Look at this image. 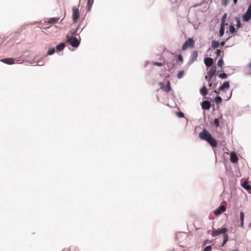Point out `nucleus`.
Returning <instances> with one entry per match:
<instances>
[{
  "mask_svg": "<svg viewBox=\"0 0 251 251\" xmlns=\"http://www.w3.org/2000/svg\"><path fill=\"white\" fill-rule=\"evenodd\" d=\"M251 19V3L250 4L247 12L243 15V20L248 22Z\"/></svg>",
  "mask_w": 251,
  "mask_h": 251,
  "instance_id": "obj_7",
  "label": "nucleus"
},
{
  "mask_svg": "<svg viewBox=\"0 0 251 251\" xmlns=\"http://www.w3.org/2000/svg\"><path fill=\"white\" fill-rule=\"evenodd\" d=\"M93 0H87V9L88 11L91 10V7L93 4Z\"/></svg>",
  "mask_w": 251,
  "mask_h": 251,
  "instance_id": "obj_18",
  "label": "nucleus"
},
{
  "mask_svg": "<svg viewBox=\"0 0 251 251\" xmlns=\"http://www.w3.org/2000/svg\"><path fill=\"white\" fill-rule=\"evenodd\" d=\"M80 14L79 9L76 7H74L73 8V21L74 23H76L78 22Z\"/></svg>",
  "mask_w": 251,
  "mask_h": 251,
  "instance_id": "obj_5",
  "label": "nucleus"
},
{
  "mask_svg": "<svg viewBox=\"0 0 251 251\" xmlns=\"http://www.w3.org/2000/svg\"><path fill=\"white\" fill-rule=\"evenodd\" d=\"M65 47V45L64 43H61L60 45L56 46V49L58 50H63Z\"/></svg>",
  "mask_w": 251,
  "mask_h": 251,
  "instance_id": "obj_22",
  "label": "nucleus"
},
{
  "mask_svg": "<svg viewBox=\"0 0 251 251\" xmlns=\"http://www.w3.org/2000/svg\"><path fill=\"white\" fill-rule=\"evenodd\" d=\"M224 33H225V28L224 27H220V31H219L220 36L221 37L223 36V35L224 34Z\"/></svg>",
  "mask_w": 251,
  "mask_h": 251,
  "instance_id": "obj_26",
  "label": "nucleus"
},
{
  "mask_svg": "<svg viewBox=\"0 0 251 251\" xmlns=\"http://www.w3.org/2000/svg\"><path fill=\"white\" fill-rule=\"evenodd\" d=\"M229 31L231 33H234L235 31V27L233 25H230L229 26Z\"/></svg>",
  "mask_w": 251,
  "mask_h": 251,
  "instance_id": "obj_30",
  "label": "nucleus"
},
{
  "mask_svg": "<svg viewBox=\"0 0 251 251\" xmlns=\"http://www.w3.org/2000/svg\"><path fill=\"white\" fill-rule=\"evenodd\" d=\"M221 53H222V50H216V54H217V56H221Z\"/></svg>",
  "mask_w": 251,
  "mask_h": 251,
  "instance_id": "obj_34",
  "label": "nucleus"
},
{
  "mask_svg": "<svg viewBox=\"0 0 251 251\" xmlns=\"http://www.w3.org/2000/svg\"><path fill=\"white\" fill-rule=\"evenodd\" d=\"M227 25V24L226 23V21H221V25L220 27H224L225 28V25Z\"/></svg>",
  "mask_w": 251,
  "mask_h": 251,
  "instance_id": "obj_36",
  "label": "nucleus"
},
{
  "mask_svg": "<svg viewBox=\"0 0 251 251\" xmlns=\"http://www.w3.org/2000/svg\"><path fill=\"white\" fill-rule=\"evenodd\" d=\"M199 136L201 139L206 141L212 147L215 148L217 146V142L212 137L211 134L206 129H203L199 133Z\"/></svg>",
  "mask_w": 251,
  "mask_h": 251,
  "instance_id": "obj_1",
  "label": "nucleus"
},
{
  "mask_svg": "<svg viewBox=\"0 0 251 251\" xmlns=\"http://www.w3.org/2000/svg\"><path fill=\"white\" fill-rule=\"evenodd\" d=\"M205 65L207 67L211 66L213 64V60L212 58L210 57L205 58L204 59Z\"/></svg>",
  "mask_w": 251,
  "mask_h": 251,
  "instance_id": "obj_11",
  "label": "nucleus"
},
{
  "mask_svg": "<svg viewBox=\"0 0 251 251\" xmlns=\"http://www.w3.org/2000/svg\"><path fill=\"white\" fill-rule=\"evenodd\" d=\"M59 20V18H50L49 21L48 23L52 24H55Z\"/></svg>",
  "mask_w": 251,
  "mask_h": 251,
  "instance_id": "obj_20",
  "label": "nucleus"
},
{
  "mask_svg": "<svg viewBox=\"0 0 251 251\" xmlns=\"http://www.w3.org/2000/svg\"><path fill=\"white\" fill-rule=\"evenodd\" d=\"M205 79H208L207 76H205Z\"/></svg>",
  "mask_w": 251,
  "mask_h": 251,
  "instance_id": "obj_41",
  "label": "nucleus"
},
{
  "mask_svg": "<svg viewBox=\"0 0 251 251\" xmlns=\"http://www.w3.org/2000/svg\"><path fill=\"white\" fill-rule=\"evenodd\" d=\"M201 106L203 109L208 110L210 108L211 103L209 101L205 100L202 102Z\"/></svg>",
  "mask_w": 251,
  "mask_h": 251,
  "instance_id": "obj_12",
  "label": "nucleus"
},
{
  "mask_svg": "<svg viewBox=\"0 0 251 251\" xmlns=\"http://www.w3.org/2000/svg\"><path fill=\"white\" fill-rule=\"evenodd\" d=\"M214 124L216 127H218L220 126L219 120L218 119L216 118L214 120Z\"/></svg>",
  "mask_w": 251,
  "mask_h": 251,
  "instance_id": "obj_29",
  "label": "nucleus"
},
{
  "mask_svg": "<svg viewBox=\"0 0 251 251\" xmlns=\"http://www.w3.org/2000/svg\"><path fill=\"white\" fill-rule=\"evenodd\" d=\"M178 59L181 61V63L183 62V57L181 55L179 54L178 56Z\"/></svg>",
  "mask_w": 251,
  "mask_h": 251,
  "instance_id": "obj_37",
  "label": "nucleus"
},
{
  "mask_svg": "<svg viewBox=\"0 0 251 251\" xmlns=\"http://www.w3.org/2000/svg\"><path fill=\"white\" fill-rule=\"evenodd\" d=\"M227 229L226 227H223L222 228L218 229L217 230H214L212 233L211 235L213 237H216L218 235L221 234H224V240L223 242L222 245V246L223 247L225 244L226 243V242L228 240V236L227 234H225L226 232L227 231Z\"/></svg>",
  "mask_w": 251,
  "mask_h": 251,
  "instance_id": "obj_2",
  "label": "nucleus"
},
{
  "mask_svg": "<svg viewBox=\"0 0 251 251\" xmlns=\"http://www.w3.org/2000/svg\"><path fill=\"white\" fill-rule=\"evenodd\" d=\"M226 16H227V14L226 13L224 14L222 18L221 21H226Z\"/></svg>",
  "mask_w": 251,
  "mask_h": 251,
  "instance_id": "obj_35",
  "label": "nucleus"
},
{
  "mask_svg": "<svg viewBox=\"0 0 251 251\" xmlns=\"http://www.w3.org/2000/svg\"><path fill=\"white\" fill-rule=\"evenodd\" d=\"M225 44V42L224 41H223V42H222L220 43V45H221V46H224Z\"/></svg>",
  "mask_w": 251,
  "mask_h": 251,
  "instance_id": "obj_39",
  "label": "nucleus"
},
{
  "mask_svg": "<svg viewBox=\"0 0 251 251\" xmlns=\"http://www.w3.org/2000/svg\"><path fill=\"white\" fill-rule=\"evenodd\" d=\"M227 75L226 73H222L219 75V77L222 79L226 78L227 77Z\"/></svg>",
  "mask_w": 251,
  "mask_h": 251,
  "instance_id": "obj_31",
  "label": "nucleus"
},
{
  "mask_svg": "<svg viewBox=\"0 0 251 251\" xmlns=\"http://www.w3.org/2000/svg\"><path fill=\"white\" fill-rule=\"evenodd\" d=\"M222 99L220 96H217L215 98V102L216 103L218 104L222 102Z\"/></svg>",
  "mask_w": 251,
  "mask_h": 251,
  "instance_id": "obj_28",
  "label": "nucleus"
},
{
  "mask_svg": "<svg viewBox=\"0 0 251 251\" xmlns=\"http://www.w3.org/2000/svg\"><path fill=\"white\" fill-rule=\"evenodd\" d=\"M200 92H201V94L203 96H205L207 94V88L205 86H203L202 87V88L201 89Z\"/></svg>",
  "mask_w": 251,
  "mask_h": 251,
  "instance_id": "obj_19",
  "label": "nucleus"
},
{
  "mask_svg": "<svg viewBox=\"0 0 251 251\" xmlns=\"http://www.w3.org/2000/svg\"><path fill=\"white\" fill-rule=\"evenodd\" d=\"M236 23V25L238 26V27H240L241 26V24L240 22V20L239 18H235Z\"/></svg>",
  "mask_w": 251,
  "mask_h": 251,
  "instance_id": "obj_27",
  "label": "nucleus"
},
{
  "mask_svg": "<svg viewBox=\"0 0 251 251\" xmlns=\"http://www.w3.org/2000/svg\"><path fill=\"white\" fill-rule=\"evenodd\" d=\"M55 49L54 48H51L49 49L48 51V55H51L55 52Z\"/></svg>",
  "mask_w": 251,
  "mask_h": 251,
  "instance_id": "obj_24",
  "label": "nucleus"
},
{
  "mask_svg": "<svg viewBox=\"0 0 251 251\" xmlns=\"http://www.w3.org/2000/svg\"><path fill=\"white\" fill-rule=\"evenodd\" d=\"M217 65L219 67H221L222 68L224 65V61L223 60L222 58L220 59L218 62V63H217Z\"/></svg>",
  "mask_w": 251,
  "mask_h": 251,
  "instance_id": "obj_25",
  "label": "nucleus"
},
{
  "mask_svg": "<svg viewBox=\"0 0 251 251\" xmlns=\"http://www.w3.org/2000/svg\"><path fill=\"white\" fill-rule=\"evenodd\" d=\"M241 185L245 189L249 191L251 190V185H249L248 182L247 181L244 182L241 184Z\"/></svg>",
  "mask_w": 251,
  "mask_h": 251,
  "instance_id": "obj_15",
  "label": "nucleus"
},
{
  "mask_svg": "<svg viewBox=\"0 0 251 251\" xmlns=\"http://www.w3.org/2000/svg\"><path fill=\"white\" fill-rule=\"evenodd\" d=\"M209 87H211V85H212V83L210 82V81H209Z\"/></svg>",
  "mask_w": 251,
  "mask_h": 251,
  "instance_id": "obj_40",
  "label": "nucleus"
},
{
  "mask_svg": "<svg viewBox=\"0 0 251 251\" xmlns=\"http://www.w3.org/2000/svg\"><path fill=\"white\" fill-rule=\"evenodd\" d=\"M195 46V41L192 38H188L182 47V50H185L188 48H193Z\"/></svg>",
  "mask_w": 251,
  "mask_h": 251,
  "instance_id": "obj_3",
  "label": "nucleus"
},
{
  "mask_svg": "<svg viewBox=\"0 0 251 251\" xmlns=\"http://www.w3.org/2000/svg\"><path fill=\"white\" fill-rule=\"evenodd\" d=\"M229 88V83L228 81H225L220 87V90L226 92V90H228Z\"/></svg>",
  "mask_w": 251,
  "mask_h": 251,
  "instance_id": "obj_9",
  "label": "nucleus"
},
{
  "mask_svg": "<svg viewBox=\"0 0 251 251\" xmlns=\"http://www.w3.org/2000/svg\"><path fill=\"white\" fill-rule=\"evenodd\" d=\"M237 1V0H234V2H236Z\"/></svg>",
  "mask_w": 251,
  "mask_h": 251,
  "instance_id": "obj_43",
  "label": "nucleus"
},
{
  "mask_svg": "<svg viewBox=\"0 0 251 251\" xmlns=\"http://www.w3.org/2000/svg\"><path fill=\"white\" fill-rule=\"evenodd\" d=\"M211 247L210 246H208L205 247L203 251H211Z\"/></svg>",
  "mask_w": 251,
  "mask_h": 251,
  "instance_id": "obj_33",
  "label": "nucleus"
},
{
  "mask_svg": "<svg viewBox=\"0 0 251 251\" xmlns=\"http://www.w3.org/2000/svg\"><path fill=\"white\" fill-rule=\"evenodd\" d=\"M66 38L67 42L69 43L73 47H77L79 46L80 43L76 38L72 37L69 35H67Z\"/></svg>",
  "mask_w": 251,
  "mask_h": 251,
  "instance_id": "obj_4",
  "label": "nucleus"
},
{
  "mask_svg": "<svg viewBox=\"0 0 251 251\" xmlns=\"http://www.w3.org/2000/svg\"><path fill=\"white\" fill-rule=\"evenodd\" d=\"M244 213L241 211L240 213V219L241 221L240 226L243 227L244 226Z\"/></svg>",
  "mask_w": 251,
  "mask_h": 251,
  "instance_id": "obj_17",
  "label": "nucleus"
},
{
  "mask_svg": "<svg viewBox=\"0 0 251 251\" xmlns=\"http://www.w3.org/2000/svg\"><path fill=\"white\" fill-rule=\"evenodd\" d=\"M184 71H179L177 75V77L178 79H180L182 76L183 75H184Z\"/></svg>",
  "mask_w": 251,
  "mask_h": 251,
  "instance_id": "obj_23",
  "label": "nucleus"
},
{
  "mask_svg": "<svg viewBox=\"0 0 251 251\" xmlns=\"http://www.w3.org/2000/svg\"><path fill=\"white\" fill-rule=\"evenodd\" d=\"M176 115L178 118H183L184 116V114L181 112H177Z\"/></svg>",
  "mask_w": 251,
  "mask_h": 251,
  "instance_id": "obj_32",
  "label": "nucleus"
},
{
  "mask_svg": "<svg viewBox=\"0 0 251 251\" xmlns=\"http://www.w3.org/2000/svg\"><path fill=\"white\" fill-rule=\"evenodd\" d=\"M1 61L9 65H12L14 63V59L11 58L2 59L1 60Z\"/></svg>",
  "mask_w": 251,
  "mask_h": 251,
  "instance_id": "obj_14",
  "label": "nucleus"
},
{
  "mask_svg": "<svg viewBox=\"0 0 251 251\" xmlns=\"http://www.w3.org/2000/svg\"><path fill=\"white\" fill-rule=\"evenodd\" d=\"M219 45L220 44L218 41L214 40L212 42L211 47L213 48L216 49L219 47Z\"/></svg>",
  "mask_w": 251,
  "mask_h": 251,
  "instance_id": "obj_21",
  "label": "nucleus"
},
{
  "mask_svg": "<svg viewBox=\"0 0 251 251\" xmlns=\"http://www.w3.org/2000/svg\"><path fill=\"white\" fill-rule=\"evenodd\" d=\"M226 209L225 206L220 205L218 209L214 211V214L216 216L220 215L222 212H224L226 211Z\"/></svg>",
  "mask_w": 251,
  "mask_h": 251,
  "instance_id": "obj_10",
  "label": "nucleus"
},
{
  "mask_svg": "<svg viewBox=\"0 0 251 251\" xmlns=\"http://www.w3.org/2000/svg\"><path fill=\"white\" fill-rule=\"evenodd\" d=\"M159 85L160 86V88L166 92H169L171 90L170 83L169 81H167L166 85L162 82L159 83Z\"/></svg>",
  "mask_w": 251,
  "mask_h": 251,
  "instance_id": "obj_6",
  "label": "nucleus"
},
{
  "mask_svg": "<svg viewBox=\"0 0 251 251\" xmlns=\"http://www.w3.org/2000/svg\"><path fill=\"white\" fill-rule=\"evenodd\" d=\"M216 73V68L215 67L211 68L207 72V75L209 76V78L208 79V82L210 81L212 77L215 75Z\"/></svg>",
  "mask_w": 251,
  "mask_h": 251,
  "instance_id": "obj_8",
  "label": "nucleus"
},
{
  "mask_svg": "<svg viewBox=\"0 0 251 251\" xmlns=\"http://www.w3.org/2000/svg\"><path fill=\"white\" fill-rule=\"evenodd\" d=\"M249 67H251V63L249 64Z\"/></svg>",
  "mask_w": 251,
  "mask_h": 251,
  "instance_id": "obj_42",
  "label": "nucleus"
},
{
  "mask_svg": "<svg viewBox=\"0 0 251 251\" xmlns=\"http://www.w3.org/2000/svg\"><path fill=\"white\" fill-rule=\"evenodd\" d=\"M230 159L231 162L236 163L238 160V158L234 152H232L230 154Z\"/></svg>",
  "mask_w": 251,
  "mask_h": 251,
  "instance_id": "obj_13",
  "label": "nucleus"
},
{
  "mask_svg": "<svg viewBox=\"0 0 251 251\" xmlns=\"http://www.w3.org/2000/svg\"><path fill=\"white\" fill-rule=\"evenodd\" d=\"M153 65L158 66H162V64L160 62H155L153 63Z\"/></svg>",
  "mask_w": 251,
  "mask_h": 251,
  "instance_id": "obj_38",
  "label": "nucleus"
},
{
  "mask_svg": "<svg viewBox=\"0 0 251 251\" xmlns=\"http://www.w3.org/2000/svg\"><path fill=\"white\" fill-rule=\"evenodd\" d=\"M198 52L196 50H194L193 51L192 54H191V60L192 61L194 62L196 60L197 57H198Z\"/></svg>",
  "mask_w": 251,
  "mask_h": 251,
  "instance_id": "obj_16",
  "label": "nucleus"
}]
</instances>
